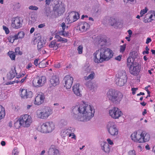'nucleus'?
<instances>
[{
	"label": "nucleus",
	"instance_id": "1a4fd4ad",
	"mask_svg": "<svg viewBox=\"0 0 155 155\" xmlns=\"http://www.w3.org/2000/svg\"><path fill=\"white\" fill-rule=\"evenodd\" d=\"M141 68L140 65L138 63L135 62L132 64L129 67V71L131 74L137 76L139 74Z\"/></svg>",
	"mask_w": 155,
	"mask_h": 155
},
{
	"label": "nucleus",
	"instance_id": "f257e3e1",
	"mask_svg": "<svg viewBox=\"0 0 155 155\" xmlns=\"http://www.w3.org/2000/svg\"><path fill=\"white\" fill-rule=\"evenodd\" d=\"M73 117L75 119L81 121L89 120L94 116V109L92 106L83 104L76 106L73 109Z\"/></svg>",
	"mask_w": 155,
	"mask_h": 155
},
{
	"label": "nucleus",
	"instance_id": "680f3d73",
	"mask_svg": "<svg viewBox=\"0 0 155 155\" xmlns=\"http://www.w3.org/2000/svg\"><path fill=\"white\" fill-rule=\"evenodd\" d=\"M107 143L108 145L110 144V145H112L114 144V143L112 140L110 138H108L107 140Z\"/></svg>",
	"mask_w": 155,
	"mask_h": 155
},
{
	"label": "nucleus",
	"instance_id": "e433bc0d",
	"mask_svg": "<svg viewBox=\"0 0 155 155\" xmlns=\"http://www.w3.org/2000/svg\"><path fill=\"white\" fill-rule=\"evenodd\" d=\"M132 58L131 57V56H130L127 60V65L128 67H129L131 64H132L133 63H134L135 62H134V61H133L132 60V61L131 60V59Z\"/></svg>",
	"mask_w": 155,
	"mask_h": 155
},
{
	"label": "nucleus",
	"instance_id": "7c9ffc66",
	"mask_svg": "<svg viewBox=\"0 0 155 155\" xmlns=\"http://www.w3.org/2000/svg\"><path fill=\"white\" fill-rule=\"evenodd\" d=\"M95 75L94 72H91V73L88 76L84 77V79L85 80H91L94 78Z\"/></svg>",
	"mask_w": 155,
	"mask_h": 155
},
{
	"label": "nucleus",
	"instance_id": "4be33fe9",
	"mask_svg": "<svg viewBox=\"0 0 155 155\" xmlns=\"http://www.w3.org/2000/svg\"><path fill=\"white\" fill-rule=\"evenodd\" d=\"M90 25L89 24L85 22H82L79 25L80 30L84 31L87 30L89 28Z\"/></svg>",
	"mask_w": 155,
	"mask_h": 155
},
{
	"label": "nucleus",
	"instance_id": "2f4dec72",
	"mask_svg": "<svg viewBox=\"0 0 155 155\" xmlns=\"http://www.w3.org/2000/svg\"><path fill=\"white\" fill-rule=\"evenodd\" d=\"M5 114L4 108L2 106L0 105V120L2 119L4 117Z\"/></svg>",
	"mask_w": 155,
	"mask_h": 155
},
{
	"label": "nucleus",
	"instance_id": "58836bf2",
	"mask_svg": "<svg viewBox=\"0 0 155 155\" xmlns=\"http://www.w3.org/2000/svg\"><path fill=\"white\" fill-rule=\"evenodd\" d=\"M91 69L89 66H85L83 68V72L84 73H90Z\"/></svg>",
	"mask_w": 155,
	"mask_h": 155
},
{
	"label": "nucleus",
	"instance_id": "0eeeda50",
	"mask_svg": "<svg viewBox=\"0 0 155 155\" xmlns=\"http://www.w3.org/2000/svg\"><path fill=\"white\" fill-rule=\"evenodd\" d=\"M107 130L109 134L113 137H115L118 134V131L114 122L109 121L107 126Z\"/></svg>",
	"mask_w": 155,
	"mask_h": 155
},
{
	"label": "nucleus",
	"instance_id": "bf43d9fd",
	"mask_svg": "<svg viewBox=\"0 0 155 155\" xmlns=\"http://www.w3.org/2000/svg\"><path fill=\"white\" fill-rule=\"evenodd\" d=\"M52 1V0H45V7H48L47 6H49L51 1Z\"/></svg>",
	"mask_w": 155,
	"mask_h": 155
},
{
	"label": "nucleus",
	"instance_id": "49530a36",
	"mask_svg": "<svg viewBox=\"0 0 155 155\" xmlns=\"http://www.w3.org/2000/svg\"><path fill=\"white\" fill-rule=\"evenodd\" d=\"M8 39L9 41L12 43H13L15 40H16V38H15V35L10 36L8 38Z\"/></svg>",
	"mask_w": 155,
	"mask_h": 155
},
{
	"label": "nucleus",
	"instance_id": "2eb2a0df",
	"mask_svg": "<svg viewBox=\"0 0 155 155\" xmlns=\"http://www.w3.org/2000/svg\"><path fill=\"white\" fill-rule=\"evenodd\" d=\"M45 98V95L43 93H39L35 97L34 104L35 105H40L43 102Z\"/></svg>",
	"mask_w": 155,
	"mask_h": 155
},
{
	"label": "nucleus",
	"instance_id": "4d7b16f0",
	"mask_svg": "<svg viewBox=\"0 0 155 155\" xmlns=\"http://www.w3.org/2000/svg\"><path fill=\"white\" fill-rule=\"evenodd\" d=\"M3 30L5 31L6 33L7 34L9 32V30L8 28L5 26H3Z\"/></svg>",
	"mask_w": 155,
	"mask_h": 155
},
{
	"label": "nucleus",
	"instance_id": "9b49d317",
	"mask_svg": "<svg viewBox=\"0 0 155 155\" xmlns=\"http://www.w3.org/2000/svg\"><path fill=\"white\" fill-rule=\"evenodd\" d=\"M109 114L114 119H118L122 114L121 111L118 108L114 107L109 111Z\"/></svg>",
	"mask_w": 155,
	"mask_h": 155
},
{
	"label": "nucleus",
	"instance_id": "ddd939ff",
	"mask_svg": "<svg viewBox=\"0 0 155 155\" xmlns=\"http://www.w3.org/2000/svg\"><path fill=\"white\" fill-rule=\"evenodd\" d=\"M75 131V129L72 127H69L61 131V135L62 137L71 136V133Z\"/></svg>",
	"mask_w": 155,
	"mask_h": 155
},
{
	"label": "nucleus",
	"instance_id": "de8ad7c7",
	"mask_svg": "<svg viewBox=\"0 0 155 155\" xmlns=\"http://www.w3.org/2000/svg\"><path fill=\"white\" fill-rule=\"evenodd\" d=\"M60 33H61V34L64 37H68L69 36V32H65L64 31H61Z\"/></svg>",
	"mask_w": 155,
	"mask_h": 155
},
{
	"label": "nucleus",
	"instance_id": "6e6552de",
	"mask_svg": "<svg viewBox=\"0 0 155 155\" xmlns=\"http://www.w3.org/2000/svg\"><path fill=\"white\" fill-rule=\"evenodd\" d=\"M51 110L48 107H44L41 110H38L37 111V114L38 118L45 119L51 114Z\"/></svg>",
	"mask_w": 155,
	"mask_h": 155
},
{
	"label": "nucleus",
	"instance_id": "ea45409f",
	"mask_svg": "<svg viewBox=\"0 0 155 155\" xmlns=\"http://www.w3.org/2000/svg\"><path fill=\"white\" fill-rule=\"evenodd\" d=\"M152 21V19H150L148 17H146V14L143 20V22L145 23L150 22Z\"/></svg>",
	"mask_w": 155,
	"mask_h": 155
},
{
	"label": "nucleus",
	"instance_id": "052dcab7",
	"mask_svg": "<svg viewBox=\"0 0 155 155\" xmlns=\"http://www.w3.org/2000/svg\"><path fill=\"white\" fill-rule=\"evenodd\" d=\"M126 45H123L120 46V51L123 52L125 49Z\"/></svg>",
	"mask_w": 155,
	"mask_h": 155
},
{
	"label": "nucleus",
	"instance_id": "f704fd0d",
	"mask_svg": "<svg viewBox=\"0 0 155 155\" xmlns=\"http://www.w3.org/2000/svg\"><path fill=\"white\" fill-rule=\"evenodd\" d=\"M27 91V90L26 89H22L21 91L20 96L22 98L26 99V94Z\"/></svg>",
	"mask_w": 155,
	"mask_h": 155
},
{
	"label": "nucleus",
	"instance_id": "13d9d810",
	"mask_svg": "<svg viewBox=\"0 0 155 155\" xmlns=\"http://www.w3.org/2000/svg\"><path fill=\"white\" fill-rule=\"evenodd\" d=\"M149 49L147 46H146V51H144L143 52V54L144 55L145 54H148L149 53Z\"/></svg>",
	"mask_w": 155,
	"mask_h": 155
},
{
	"label": "nucleus",
	"instance_id": "4c0bfd02",
	"mask_svg": "<svg viewBox=\"0 0 155 155\" xmlns=\"http://www.w3.org/2000/svg\"><path fill=\"white\" fill-rule=\"evenodd\" d=\"M56 38L58 39V41H62L63 42H66L68 41L67 39L63 38L61 37L59 35H57L56 36Z\"/></svg>",
	"mask_w": 155,
	"mask_h": 155
},
{
	"label": "nucleus",
	"instance_id": "5701e85b",
	"mask_svg": "<svg viewBox=\"0 0 155 155\" xmlns=\"http://www.w3.org/2000/svg\"><path fill=\"white\" fill-rule=\"evenodd\" d=\"M127 81V79H116L115 83L116 84L119 86H124Z\"/></svg>",
	"mask_w": 155,
	"mask_h": 155
},
{
	"label": "nucleus",
	"instance_id": "0e129e2a",
	"mask_svg": "<svg viewBox=\"0 0 155 155\" xmlns=\"http://www.w3.org/2000/svg\"><path fill=\"white\" fill-rule=\"evenodd\" d=\"M111 25L112 26L114 25L116 23V21L114 18H112L111 19Z\"/></svg>",
	"mask_w": 155,
	"mask_h": 155
},
{
	"label": "nucleus",
	"instance_id": "8fccbe9b",
	"mask_svg": "<svg viewBox=\"0 0 155 155\" xmlns=\"http://www.w3.org/2000/svg\"><path fill=\"white\" fill-rule=\"evenodd\" d=\"M28 8L29 9L35 11H36L38 9V8L37 6L33 5H31L29 6Z\"/></svg>",
	"mask_w": 155,
	"mask_h": 155
},
{
	"label": "nucleus",
	"instance_id": "aec40b11",
	"mask_svg": "<svg viewBox=\"0 0 155 155\" xmlns=\"http://www.w3.org/2000/svg\"><path fill=\"white\" fill-rule=\"evenodd\" d=\"M59 79L56 76H52L50 79V83L53 86H55L59 83Z\"/></svg>",
	"mask_w": 155,
	"mask_h": 155
},
{
	"label": "nucleus",
	"instance_id": "cd10ccee",
	"mask_svg": "<svg viewBox=\"0 0 155 155\" xmlns=\"http://www.w3.org/2000/svg\"><path fill=\"white\" fill-rule=\"evenodd\" d=\"M25 35V34L23 31H20L15 35V38L17 40L18 39H22L24 38Z\"/></svg>",
	"mask_w": 155,
	"mask_h": 155
},
{
	"label": "nucleus",
	"instance_id": "e2e57ef3",
	"mask_svg": "<svg viewBox=\"0 0 155 155\" xmlns=\"http://www.w3.org/2000/svg\"><path fill=\"white\" fill-rule=\"evenodd\" d=\"M38 51H40V53L42 54H45L46 53V51L45 48H43L41 49V50L38 49Z\"/></svg>",
	"mask_w": 155,
	"mask_h": 155
},
{
	"label": "nucleus",
	"instance_id": "4468645a",
	"mask_svg": "<svg viewBox=\"0 0 155 155\" xmlns=\"http://www.w3.org/2000/svg\"><path fill=\"white\" fill-rule=\"evenodd\" d=\"M63 80L65 83L64 86L67 89L70 88L73 83V78L70 75H67L64 77Z\"/></svg>",
	"mask_w": 155,
	"mask_h": 155
},
{
	"label": "nucleus",
	"instance_id": "79ce46f5",
	"mask_svg": "<svg viewBox=\"0 0 155 155\" xmlns=\"http://www.w3.org/2000/svg\"><path fill=\"white\" fill-rule=\"evenodd\" d=\"M9 56L12 60H14L15 59V53L13 52H8Z\"/></svg>",
	"mask_w": 155,
	"mask_h": 155
},
{
	"label": "nucleus",
	"instance_id": "c85d7f7f",
	"mask_svg": "<svg viewBox=\"0 0 155 155\" xmlns=\"http://www.w3.org/2000/svg\"><path fill=\"white\" fill-rule=\"evenodd\" d=\"M38 77L34 78L32 82L33 85L36 87H40L39 81L38 80Z\"/></svg>",
	"mask_w": 155,
	"mask_h": 155
},
{
	"label": "nucleus",
	"instance_id": "f03ea898",
	"mask_svg": "<svg viewBox=\"0 0 155 155\" xmlns=\"http://www.w3.org/2000/svg\"><path fill=\"white\" fill-rule=\"evenodd\" d=\"M94 61L96 63H101L110 59L113 56L112 50L105 46L101 47L94 54Z\"/></svg>",
	"mask_w": 155,
	"mask_h": 155
},
{
	"label": "nucleus",
	"instance_id": "5fc2aeb1",
	"mask_svg": "<svg viewBox=\"0 0 155 155\" xmlns=\"http://www.w3.org/2000/svg\"><path fill=\"white\" fill-rule=\"evenodd\" d=\"M128 155H136L135 151L134 150H132L129 151L128 152Z\"/></svg>",
	"mask_w": 155,
	"mask_h": 155
},
{
	"label": "nucleus",
	"instance_id": "dca6fc26",
	"mask_svg": "<svg viewBox=\"0 0 155 155\" xmlns=\"http://www.w3.org/2000/svg\"><path fill=\"white\" fill-rule=\"evenodd\" d=\"M22 24L21 22L19 19L17 18H12V26L16 29L20 28L22 26Z\"/></svg>",
	"mask_w": 155,
	"mask_h": 155
},
{
	"label": "nucleus",
	"instance_id": "412c9836",
	"mask_svg": "<svg viewBox=\"0 0 155 155\" xmlns=\"http://www.w3.org/2000/svg\"><path fill=\"white\" fill-rule=\"evenodd\" d=\"M116 79H127V77L126 72L124 70H120L118 74L116 75Z\"/></svg>",
	"mask_w": 155,
	"mask_h": 155
},
{
	"label": "nucleus",
	"instance_id": "6e6d98bb",
	"mask_svg": "<svg viewBox=\"0 0 155 155\" xmlns=\"http://www.w3.org/2000/svg\"><path fill=\"white\" fill-rule=\"evenodd\" d=\"M15 53H16L17 54H18L19 55H21L22 53L20 51H19V48H16L15 49Z\"/></svg>",
	"mask_w": 155,
	"mask_h": 155
},
{
	"label": "nucleus",
	"instance_id": "c03bdc74",
	"mask_svg": "<svg viewBox=\"0 0 155 155\" xmlns=\"http://www.w3.org/2000/svg\"><path fill=\"white\" fill-rule=\"evenodd\" d=\"M26 99L28 98H31L32 96V93L31 91H27L26 94Z\"/></svg>",
	"mask_w": 155,
	"mask_h": 155
},
{
	"label": "nucleus",
	"instance_id": "7ed1b4c3",
	"mask_svg": "<svg viewBox=\"0 0 155 155\" xmlns=\"http://www.w3.org/2000/svg\"><path fill=\"white\" fill-rule=\"evenodd\" d=\"M107 99L113 104H118L123 98V95L120 92L111 89L107 92Z\"/></svg>",
	"mask_w": 155,
	"mask_h": 155
},
{
	"label": "nucleus",
	"instance_id": "39448f33",
	"mask_svg": "<svg viewBox=\"0 0 155 155\" xmlns=\"http://www.w3.org/2000/svg\"><path fill=\"white\" fill-rule=\"evenodd\" d=\"M55 125L52 122H47L43 123L42 125L39 126L38 130L43 133L51 132L55 128Z\"/></svg>",
	"mask_w": 155,
	"mask_h": 155
},
{
	"label": "nucleus",
	"instance_id": "37998d69",
	"mask_svg": "<svg viewBox=\"0 0 155 155\" xmlns=\"http://www.w3.org/2000/svg\"><path fill=\"white\" fill-rule=\"evenodd\" d=\"M77 51L78 53L79 54H81L83 52V47L82 45H80L78 46L77 48Z\"/></svg>",
	"mask_w": 155,
	"mask_h": 155
},
{
	"label": "nucleus",
	"instance_id": "393cba45",
	"mask_svg": "<svg viewBox=\"0 0 155 155\" xmlns=\"http://www.w3.org/2000/svg\"><path fill=\"white\" fill-rule=\"evenodd\" d=\"M146 17H148L153 21L155 20V12L153 10L150 11L148 13L146 14Z\"/></svg>",
	"mask_w": 155,
	"mask_h": 155
},
{
	"label": "nucleus",
	"instance_id": "9d476101",
	"mask_svg": "<svg viewBox=\"0 0 155 155\" xmlns=\"http://www.w3.org/2000/svg\"><path fill=\"white\" fill-rule=\"evenodd\" d=\"M53 11L56 16H59L64 13L65 7L63 5L57 4L53 8Z\"/></svg>",
	"mask_w": 155,
	"mask_h": 155
},
{
	"label": "nucleus",
	"instance_id": "423d86ee",
	"mask_svg": "<svg viewBox=\"0 0 155 155\" xmlns=\"http://www.w3.org/2000/svg\"><path fill=\"white\" fill-rule=\"evenodd\" d=\"M32 120L31 116L25 114L21 116V118L15 123V126L16 127L18 124L23 125L24 127H28L31 123Z\"/></svg>",
	"mask_w": 155,
	"mask_h": 155
},
{
	"label": "nucleus",
	"instance_id": "603ef678",
	"mask_svg": "<svg viewBox=\"0 0 155 155\" xmlns=\"http://www.w3.org/2000/svg\"><path fill=\"white\" fill-rule=\"evenodd\" d=\"M38 66L40 68H43L45 67L46 66V65L45 64L43 63V62L42 61L39 63L38 64Z\"/></svg>",
	"mask_w": 155,
	"mask_h": 155
},
{
	"label": "nucleus",
	"instance_id": "c9c22d12",
	"mask_svg": "<svg viewBox=\"0 0 155 155\" xmlns=\"http://www.w3.org/2000/svg\"><path fill=\"white\" fill-rule=\"evenodd\" d=\"M130 56L132 58V60L133 61L137 58V57L138 56V54L137 52L135 51H133L132 52L130 53Z\"/></svg>",
	"mask_w": 155,
	"mask_h": 155
},
{
	"label": "nucleus",
	"instance_id": "20e7f679",
	"mask_svg": "<svg viewBox=\"0 0 155 155\" xmlns=\"http://www.w3.org/2000/svg\"><path fill=\"white\" fill-rule=\"evenodd\" d=\"M131 137L134 141L142 143L148 141L150 136L149 134L144 131L140 134H137V132H134L131 134Z\"/></svg>",
	"mask_w": 155,
	"mask_h": 155
},
{
	"label": "nucleus",
	"instance_id": "f3484780",
	"mask_svg": "<svg viewBox=\"0 0 155 155\" xmlns=\"http://www.w3.org/2000/svg\"><path fill=\"white\" fill-rule=\"evenodd\" d=\"M48 155H60L59 151L57 148L54 145H51L48 151Z\"/></svg>",
	"mask_w": 155,
	"mask_h": 155
},
{
	"label": "nucleus",
	"instance_id": "473e14b6",
	"mask_svg": "<svg viewBox=\"0 0 155 155\" xmlns=\"http://www.w3.org/2000/svg\"><path fill=\"white\" fill-rule=\"evenodd\" d=\"M107 42V40L106 39L104 38L102 39L101 38L98 41L99 46H102V47H103V45H106Z\"/></svg>",
	"mask_w": 155,
	"mask_h": 155
},
{
	"label": "nucleus",
	"instance_id": "3c124183",
	"mask_svg": "<svg viewBox=\"0 0 155 155\" xmlns=\"http://www.w3.org/2000/svg\"><path fill=\"white\" fill-rule=\"evenodd\" d=\"M97 86L96 85L94 84H93L90 87L89 89L90 90H91L92 91H94L96 89Z\"/></svg>",
	"mask_w": 155,
	"mask_h": 155
},
{
	"label": "nucleus",
	"instance_id": "774afa93",
	"mask_svg": "<svg viewBox=\"0 0 155 155\" xmlns=\"http://www.w3.org/2000/svg\"><path fill=\"white\" fill-rule=\"evenodd\" d=\"M38 60H39V59H36L34 61V64L36 66L38 65Z\"/></svg>",
	"mask_w": 155,
	"mask_h": 155
},
{
	"label": "nucleus",
	"instance_id": "09e8293b",
	"mask_svg": "<svg viewBox=\"0 0 155 155\" xmlns=\"http://www.w3.org/2000/svg\"><path fill=\"white\" fill-rule=\"evenodd\" d=\"M93 84V83L92 82L90 81H89L86 82L85 84L87 87L89 89H90V87Z\"/></svg>",
	"mask_w": 155,
	"mask_h": 155
},
{
	"label": "nucleus",
	"instance_id": "338daca9",
	"mask_svg": "<svg viewBox=\"0 0 155 155\" xmlns=\"http://www.w3.org/2000/svg\"><path fill=\"white\" fill-rule=\"evenodd\" d=\"M138 90V88H132L131 90L132 91V93L133 94H135V91Z\"/></svg>",
	"mask_w": 155,
	"mask_h": 155
},
{
	"label": "nucleus",
	"instance_id": "a878e982",
	"mask_svg": "<svg viewBox=\"0 0 155 155\" xmlns=\"http://www.w3.org/2000/svg\"><path fill=\"white\" fill-rule=\"evenodd\" d=\"M38 77V80L40 84V87L43 86L46 81V78L45 76H42Z\"/></svg>",
	"mask_w": 155,
	"mask_h": 155
},
{
	"label": "nucleus",
	"instance_id": "72a5a7b5",
	"mask_svg": "<svg viewBox=\"0 0 155 155\" xmlns=\"http://www.w3.org/2000/svg\"><path fill=\"white\" fill-rule=\"evenodd\" d=\"M16 74V73L15 68L14 69H12L11 70L10 72V78L12 79L14 78Z\"/></svg>",
	"mask_w": 155,
	"mask_h": 155
},
{
	"label": "nucleus",
	"instance_id": "b1692460",
	"mask_svg": "<svg viewBox=\"0 0 155 155\" xmlns=\"http://www.w3.org/2000/svg\"><path fill=\"white\" fill-rule=\"evenodd\" d=\"M70 16H73L74 21H77L79 18V13L77 12H72L69 15Z\"/></svg>",
	"mask_w": 155,
	"mask_h": 155
},
{
	"label": "nucleus",
	"instance_id": "a19ab883",
	"mask_svg": "<svg viewBox=\"0 0 155 155\" xmlns=\"http://www.w3.org/2000/svg\"><path fill=\"white\" fill-rule=\"evenodd\" d=\"M20 7V5L19 2H16L14 5L13 9L16 11L18 10Z\"/></svg>",
	"mask_w": 155,
	"mask_h": 155
},
{
	"label": "nucleus",
	"instance_id": "6ab92c4d",
	"mask_svg": "<svg viewBox=\"0 0 155 155\" xmlns=\"http://www.w3.org/2000/svg\"><path fill=\"white\" fill-rule=\"evenodd\" d=\"M73 91L74 93L76 95L80 97L81 96V91L79 88V84H77L73 87Z\"/></svg>",
	"mask_w": 155,
	"mask_h": 155
},
{
	"label": "nucleus",
	"instance_id": "f8f14e48",
	"mask_svg": "<svg viewBox=\"0 0 155 155\" xmlns=\"http://www.w3.org/2000/svg\"><path fill=\"white\" fill-rule=\"evenodd\" d=\"M35 44L38 42L37 47L38 49L41 50L45 45V41L40 36H38L37 37L35 38L34 40Z\"/></svg>",
	"mask_w": 155,
	"mask_h": 155
},
{
	"label": "nucleus",
	"instance_id": "a211bd4d",
	"mask_svg": "<svg viewBox=\"0 0 155 155\" xmlns=\"http://www.w3.org/2000/svg\"><path fill=\"white\" fill-rule=\"evenodd\" d=\"M101 149L106 153H109L110 151V148L108 143L106 142H102L101 144Z\"/></svg>",
	"mask_w": 155,
	"mask_h": 155
},
{
	"label": "nucleus",
	"instance_id": "864d4df0",
	"mask_svg": "<svg viewBox=\"0 0 155 155\" xmlns=\"http://www.w3.org/2000/svg\"><path fill=\"white\" fill-rule=\"evenodd\" d=\"M56 44L54 41H52L49 45V47L50 48H53Z\"/></svg>",
	"mask_w": 155,
	"mask_h": 155
},
{
	"label": "nucleus",
	"instance_id": "a18cd8bd",
	"mask_svg": "<svg viewBox=\"0 0 155 155\" xmlns=\"http://www.w3.org/2000/svg\"><path fill=\"white\" fill-rule=\"evenodd\" d=\"M147 11L148 9L147 7H145L144 9L141 10L140 12V16H142L144 14L147 12Z\"/></svg>",
	"mask_w": 155,
	"mask_h": 155
},
{
	"label": "nucleus",
	"instance_id": "bb28decb",
	"mask_svg": "<svg viewBox=\"0 0 155 155\" xmlns=\"http://www.w3.org/2000/svg\"><path fill=\"white\" fill-rule=\"evenodd\" d=\"M38 77V80L40 84V87L43 86L46 81V78L45 76H42Z\"/></svg>",
	"mask_w": 155,
	"mask_h": 155
},
{
	"label": "nucleus",
	"instance_id": "c756f323",
	"mask_svg": "<svg viewBox=\"0 0 155 155\" xmlns=\"http://www.w3.org/2000/svg\"><path fill=\"white\" fill-rule=\"evenodd\" d=\"M45 14L47 17L50 16L51 14V10L50 8L48 7H45L44 8Z\"/></svg>",
	"mask_w": 155,
	"mask_h": 155
},
{
	"label": "nucleus",
	"instance_id": "69168bd1",
	"mask_svg": "<svg viewBox=\"0 0 155 155\" xmlns=\"http://www.w3.org/2000/svg\"><path fill=\"white\" fill-rule=\"evenodd\" d=\"M12 153L13 155H18V152L17 151V149L15 148L13 151Z\"/></svg>",
	"mask_w": 155,
	"mask_h": 155
}]
</instances>
